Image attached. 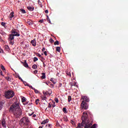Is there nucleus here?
I'll return each mask as SVG.
<instances>
[{
    "instance_id": "53",
    "label": "nucleus",
    "mask_w": 128,
    "mask_h": 128,
    "mask_svg": "<svg viewBox=\"0 0 128 128\" xmlns=\"http://www.w3.org/2000/svg\"><path fill=\"white\" fill-rule=\"evenodd\" d=\"M46 50V48L44 47H43L42 48V52H44Z\"/></svg>"
},
{
    "instance_id": "44",
    "label": "nucleus",
    "mask_w": 128,
    "mask_h": 128,
    "mask_svg": "<svg viewBox=\"0 0 128 128\" xmlns=\"http://www.w3.org/2000/svg\"><path fill=\"white\" fill-rule=\"evenodd\" d=\"M2 52H4V50H2V49L0 48V53L2 54Z\"/></svg>"
},
{
    "instance_id": "30",
    "label": "nucleus",
    "mask_w": 128,
    "mask_h": 128,
    "mask_svg": "<svg viewBox=\"0 0 128 128\" xmlns=\"http://www.w3.org/2000/svg\"><path fill=\"white\" fill-rule=\"evenodd\" d=\"M70 100H72V96H68V102H70Z\"/></svg>"
},
{
    "instance_id": "42",
    "label": "nucleus",
    "mask_w": 128,
    "mask_h": 128,
    "mask_svg": "<svg viewBox=\"0 0 128 128\" xmlns=\"http://www.w3.org/2000/svg\"><path fill=\"white\" fill-rule=\"evenodd\" d=\"M66 74L69 76H71L70 72H66Z\"/></svg>"
},
{
    "instance_id": "35",
    "label": "nucleus",
    "mask_w": 128,
    "mask_h": 128,
    "mask_svg": "<svg viewBox=\"0 0 128 128\" xmlns=\"http://www.w3.org/2000/svg\"><path fill=\"white\" fill-rule=\"evenodd\" d=\"M50 42H51V44H52V42H54V40H52V38H50L49 40Z\"/></svg>"
},
{
    "instance_id": "31",
    "label": "nucleus",
    "mask_w": 128,
    "mask_h": 128,
    "mask_svg": "<svg viewBox=\"0 0 128 128\" xmlns=\"http://www.w3.org/2000/svg\"><path fill=\"white\" fill-rule=\"evenodd\" d=\"M35 102L36 104H38V102H40V100L38 99H36L35 101Z\"/></svg>"
},
{
    "instance_id": "50",
    "label": "nucleus",
    "mask_w": 128,
    "mask_h": 128,
    "mask_svg": "<svg viewBox=\"0 0 128 128\" xmlns=\"http://www.w3.org/2000/svg\"><path fill=\"white\" fill-rule=\"evenodd\" d=\"M44 54L45 56H48V52H46V51H44Z\"/></svg>"
},
{
    "instance_id": "6",
    "label": "nucleus",
    "mask_w": 128,
    "mask_h": 128,
    "mask_svg": "<svg viewBox=\"0 0 128 128\" xmlns=\"http://www.w3.org/2000/svg\"><path fill=\"white\" fill-rule=\"evenodd\" d=\"M81 106L82 108H84V110H88V104L84 102V101H82V102L81 104Z\"/></svg>"
},
{
    "instance_id": "36",
    "label": "nucleus",
    "mask_w": 128,
    "mask_h": 128,
    "mask_svg": "<svg viewBox=\"0 0 128 128\" xmlns=\"http://www.w3.org/2000/svg\"><path fill=\"white\" fill-rule=\"evenodd\" d=\"M38 4L40 5V8H42V2H40V1L38 0Z\"/></svg>"
},
{
    "instance_id": "3",
    "label": "nucleus",
    "mask_w": 128,
    "mask_h": 128,
    "mask_svg": "<svg viewBox=\"0 0 128 128\" xmlns=\"http://www.w3.org/2000/svg\"><path fill=\"white\" fill-rule=\"evenodd\" d=\"M14 96V93L12 90H8L5 92V98H12Z\"/></svg>"
},
{
    "instance_id": "26",
    "label": "nucleus",
    "mask_w": 128,
    "mask_h": 128,
    "mask_svg": "<svg viewBox=\"0 0 128 128\" xmlns=\"http://www.w3.org/2000/svg\"><path fill=\"white\" fill-rule=\"evenodd\" d=\"M26 100V98L23 97L22 99V102H24Z\"/></svg>"
},
{
    "instance_id": "61",
    "label": "nucleus",
    "mask_w": 128,
    "mask_h": 128,
    "mask_svg": "<svg viewBox=\"0 0 128 128\" xmlns=\"http://www.w3.org/2000/svg\"><path fill=\"white\" fill-rule=\"evenodd\" d=\"M46 97L44 96V100H46Z\"/></svg>"
},
{
    "instance_id": "54",
    "label": "nucleus",
    "mask_w": 128,
    "mask_h": 128,
    "mask_svg": "<svg viewBox=\"0 0 128 128\" xmlns=\"http://www.w3.org/2000/svg\"><path fill=\"white\" fill-rule=\"evenodd\" d=\"M33 114H34V112H32L31 114H28V116H32L33 115Z\"/></svg>"
},
{
    "instance_id": "62",
    "label": "nucleus",
    "mask_w": 128,
    "mask_h": 128,
    "mask_svg": "<svg viewBox=\"0 0 128 128\" xmlns=\"http://www.w3.org/2000/svg\"><path fill=\"white\" fill-rule=\"evenodd\" d=\"M38 128H42V126H39Z\"/></svg>"
},
{
    "instance_id": "34",
    "label": "nucleus",
    "mask_w": 128,
    "mask_h": 128,
    "mask_svg": "<svg viewBox=\"0 0 128 128\" xmlns=\"http://www.w3.org/2000/svg\"><path fill=\"white\" fill-rule=\"evenodd\" d=\"M37 60H38V58L34 57V62H37Z\"/></svg>"
},
{
    "instance_id": "16",
    "label": "nucleus",
    "mask_w": 128,
    "mask_h": 128,
    "mask_svg": "<svg viewBox=\"0 0 128 128\" xmlns=\"http://www.w3.org/2000/svg\"><path fill=\"white\" fill-rule=\"evenodd\" d=\"M42 76H41V78L42 80H44V78H46V73L44 72H42Z\"/></svg>"
},
{
    "instance_id": "9",
    "label": "nucleus",
    "mask_w": 128,
    "mask_h": 128,
    "mask_svg": "<svg viewBox=\"0 0 128 128\" xmlns=\"http://www.w3.org/2000/svg\"><path fill=\"white\" fill-rule=\"evenodd\" d=\"M12 34L14 36H20V34L18 33V32H16V31H14L12 32Z\"/></svg>"
},
{
    "instance_id": "18",
    "label": "nucleus",
    "mask_w": 128,
    "mask_h": 128,
    "mask_svg": "<svg viewBox=\"0 0 128 128\" xmlns=\"http://www.w3.org/2000/svg\"><path fill=\"white\" fill-rule=\"evenodd\" d=\"M28 10L32 11V10H34V8L33 7L29 6L28 7Z\"/></svg>"
},
{
    "instance_id": "46",
    "label": "nucleus",
    "mask_w": 128,
    "mask_h": 128,
    "mask_svg": "<svg viewBox=\"0 0 128 128\" xmlns=\"http://www.w3.org/2000/svg\"><path fill=\"white\" fill-rule=\"evenodd\" d=\"M28 24H29L30 26H32V22H28Z\"/></svg>"
},
{
    "instance_id": "59",
    "label": "nucleus",
    "mask_w": 128,
    "mask_h": 128,
    "mask_svg": "<svg viewBox=\"0 0 128 128\" xmlns=\"http://www.w3.org/2000/svg\"><path fill=\"white\" fill-rule=\"evenodd\" d=\"M43 66L44 68H46V64H44V62H43Z\"/></svg>"
},
{
    "instance_id": "1",
    "label": "nucleus",
    "mask_w": 128,
    "mask_h": 128,
    "mask_svg": "<svg viewBox=\"0 0 128 128\" xmlns=\"http://www.w3.org/2000/svg\"><path fill=\"white\" fill-rule=\"evenodd\" d=\"M10 110L12 112L16 118H20L22 114V108L20 107V104L18 102H14L10 106Z\"/></svg>"
},
{
    "instance_id": "4",
    "label": "nucleus",
    "mask_w": 128,
    "mask_h": 128,
    "mask_svg": "<svg viewBox=\"0 0 128 128\" xmlns=\"http://www.w3.org/2000/svg\"><path fill=\"white\" fill-rule=\"evenodd\" d=\"M98 125L96 124H94L92 126V124L90 122L88 119L87 120V124H86V128H96Z\"/></svg>"
},
{
    "instance_id": "40",
    "label": "nucleus",
    "mask_w": 128,
    "mask_h": 128,
    "mask_svg": "<svg viewBox=\"0 0 128 128\" xmlns=\"http://www.w3.org/2000/svg\"><path fill=\"white\" fill-rule=\"evenodd\" d=\"M52 106H53V108H55V106H56V102H53V104H52Z\"/></svg>"
},
{
    "instance_id": "45",
    "label": "nucleus",
    "mask_w": 128,
    "mask_h": 128,
    "mask_svg": "<svg viewBox=\"0 0 128 128\" xmlns=\"http://www.w3.org/2000/svg\"><path fill=\"white\" fill-rule=\"evenodd\" d=\"M71 124H73L74 126H76V123H74V121H71Z\"/></svg>"
},
{
    "instance_id": "11",
    "label": "nucleus",
    "mask_w": 128,
    "mask_h": 128,
    "mask_svg": "<svg viewBox=\"0 0 128 128\" xmlns=\"http://www.w3.org/2000/svg\"><path fill=\"white\" fill-rule=\"evenodd\" d=\"M14 12H12L9 15V18H10V20H12V18L14 16Z\"/></svg>"
},
{
    "instance_id": "19",
    "label": "nucleus",
    "mask_w": 128,
    "mask_h": 128,
    "mask_svg": "<svg viewBox=\"0 0 128 128\" xmlns=\"http://www.w3.org/2000/svg\"><path fill=\"white\" fill-rule=\"evenodd\" d=\"M32 68H34V70H36V68H38V66L36 64H34L32 66Z\"/></svg>"
},
{
    "instance_id": "41",
    "label": "nucleus",
    "mask_w": 128,
    "mask_h": 128,
    "mask_svg": "<svg viewBox=\"0 0 128 128\" xmlns=\"http://www.w3.org/2000/svg\"><path fill=\"white\" fill-rule=\"evenodd\" d=\"M55 102L58 104V98H55Z\"/></svg>"
},
{
    "instance_id": "58",
    "label": "nucleus",
    "mask_w": 128,
    "mask_h": 128,
    "mask_svg": "<svg viewBox=\"0 0 128 128\" xmlns=\"http://www.w3.org/2000/svg\"><path fill=\"white\" fill-rule=\"evenodd\" d=\"M34 74H38V70H36L34 71Z\"/></svg>"
},
{
    "instance_id": "63",
    "label": "nucleus",
    "mask_w": 128,
    "mask_h": 128,
    "mask_svg": "<svg viewBox=\"0 0 128 128\" xmlns=\"http://www.w3.org/2000/svg\"><path fill=\"white\" fill-rule=\"evenodd\" d=\"M41 62H44V61L42 60H41Z\"/></svg>"
},
{
    "instance_id": "51",
    "label": "nucleus",
    "mask_w": 128,
    "mask_h": 128,
    "mask_svg": "<svg viewBox=\"0 0 128 128\" xmlns=\"http://www.w3.org/2000/svg\"><path fill=\"white\" fill-rule=\"evenodd\" d=\"M39 22H41V24H42V22H44V20H39Z\"/></svg>"
},
{
    "instance_id": "20",
    "label": "nucleus",
    "mask_w": 128,
    "mask_h": 128,
    "mask_svg": "<svg viewBox=\"0 0 128 128\" xmlns=\"http://www.w3.org/2000/svg\"><path fill=\"white\" fill-rule=\"evenodd\" d=\"M56 52H60V47H59V46L56 47Z\"/></svg>"
},
{
    "instance_id": "22",
    "label": "nucleus",
    "mask_w": 128,
    "mask_h": 128,
    "mask_svg": "<svg viewBox=\"0 0 128 128\" xmlns=\"http://www.w3.org/2000/svg\"><path fill=\"white\" fill-rule=\"evenodd\" d=\"M46 16H47V22H49V24H52V22H50V19L48 16L47 15Z\"/></svg>"
},
{
    "instance_id": "39",
    "label": "nucleus",
    "mask_w": 128,
    "mask_h": 128,
    "mask_svg": "<svg viewBox=\"0 0 128 128\" xmlns=\"http://www.w3.org/2000/svg\"><path fill=\"white\" fill-rule=\"evenodd\" d=\"M1 68L2 70H6V68H4V66H1Z\"/></svg>"
},
{
    "instance_id": "43",
    "label": "nucleus",
    "mask_w": 128,
    "mask_h": 128,
    "mask_svg": "<svg viewBox=\"0 0 128 128\" xmlns=\"http://www.w3.org/2000/svg\"><path fill=\"white\" fill-rule=\"evenodd\" d=\"M27 86H29V88H32V90H34V88L32 87V85H29Z\"/></svg>"
},
{
    "instance_id": "7",
    "label": "nucleus",
    "mask_w": 128,
    "mask_h": 128,
    "mask_svg": "<svg viewBox=\"0 0 128 128\" xmlns=\"http://www.w3.org/2000/svg\"><path fill=\"white\" fill-rule=\"evenodd\" d=\"M0 122L3 128H6V120L4 118L2 119Z\"/></svg>"
},
{
    "instance_id": "27",
    "label": "nucleus",
    "mask_w": 128,
    "mask_h": 128,
    "mask_svg": "<svg viewBox=\"0 0 128 128\" xmlns=\"http://www.w3.org/2000/svg\"><path fill=\"white\" fill-rule=\"evenodd\" d=\"M37 56H39V58H42V60H44V57L42 56V55H40V54H37Z\"/></svg>"
},
{
    "instance_id": "37",
    "label": "nucleus",
    "mask_w": 128,
    "mask_h": 128,
    "mask_svg": "<svg viewBox=\"0 0 128 128\" xmlns=\"http://www.w3.org/2000/svg\"><path fill=\"white\" fill-rule=\"evenodd\" d=\"M23 82H24V86H28V83L24 81Z\"/></svg>"
},
{
    "instance_id": "49",
    "label": "nucleus",
    "mask_w": 128,
    "mask_h": 128,
    "mask_svg": "<svg viewBox=\"0 0 128 128\" xmlns=\"http://www.w3.org/2000/svg\"><path fill=\"white\" fill-rule=\"evenodd\" d=\"M70 86L72 87V86H75V84H74L73 83H70Z\"/></svg>"
},
{
    "instance_id": "25",
    "label": "nucleus",
    "mask_w": 128,
    "mask_h": 128,
    "mask_svg": "<svg viewBox=\"0 0 128 128\" xmlns=\"http://www.w3.org/2000/svg\"><path fill=\"white\" fill-rule=\"evenodd\" d=\"M23 64L25 68H28V63L26 62H24Z\"/></svg>"
},
{
    "instance_id": "23",
    "label": "nucleus",
    "mask_w": 128,
    "mask_h": 128,
    "mask_svg": "<svg viewBox=\"0 0 128 128\" xmlns=\"http://www.w3.org/2000/svg\"><path fill=\"white\" fill-rule=\"evenodd\" d=\"M54 46H58L60 44V42H58V40H56V42H54Z\"/></svg>"
},
{
    "instance_id": "13",
    "label": "nucleus",
    "mask_w": 128,
    "mask_h": 128,
    "mask_svg": "<svg viewBox=\"0 0 128 128\" xmlns=\"http://www.w3.org/2000/svg\"><path fill=\"white\" fill-rule=\"evenodd\" d=\"M0 34L2 36H6V32H4V30L1 29H0Z\"/></svg>"
},
{
    "instance_id": "32",
    "label": "nucleus",
    "mask_w": 128,
    "mask_h": 128,
    "mask_svg": "<svg viewBox=\"0 0 128 128\" xmlns=\"http://www.w3.org/2000/svg\"><path fill=\"white\" fill-rule=\"evenodd\" d=\"M1 25H2V26H4V28H6V22H2L1 23Z\"/></svg>"
},
{
    "instance_id": "24",
    "label": "nucleus",
    "mask_w": 128,
    "mask_h": 128,
    "mask_svg": "<svg viewBox=\"0 0 128 128\" xmlns=\"http://www.w3.org/2000/svg\"><path fill=\"white\" fill-rule=\"evenodd\" d=\"M63 112L64 114H66L68 112H66V108H63Z\"/></svg>"
},
{
    "instance_id": "14",
    "label": "nucleus",
    "mask_w": 128,
    "mask_h": 128,
    "mask_svg": "<svg viewBox=\"0 0 128 128\" xmlns=\"http://www.w3.org/2000/svg\"><path fill=\"white\" fill-rule=\"evenodd\" d=\"M14 40V36L12 34H10L9 36V40Z\"/></svg>"
},
{
    "instance_id": "47",
    "label": "nucleus",
    "mask_w": 128,
    "mask_h": 128,
    "mask_svg": "<svg viewBox=\"0 0 128 128\" xmlns=\"http://www.w3.org/2000/svg\"><path fill=\"white\" fill-rule=\"evenodd\" d=\"M62 83H60L58 85V88H62Z\"/></svg>"
},
{
    "instance_id": "29",
    "label": "nucleus",
    "mask_w": 128,
    "mask_h": 128,
    "mask_svg": "<svg viewBox=\"0 0 128 128\" xmlns=\"http://www.w3.org/2000/svg\"><path fill=\"white\" fill-rule=\"evenodd\" d=\"M20 10H21L22 14H26V10H24L22 8H21Z\"/></svg>"
},
{
    "instance_id": "15",
    "label": "nucleus",
    "mask_w": 128,
    "mask_h": 128,
    "mask_svg": "<svg viewBox=\"0 0 128 128\" xmlns=\"http://www.w3.org/2000/svg\"><path fill=\"white\" fill-rule=\"evenodd\" d=\"M48 119L44 120L41 122V124H48Z\"/></svg>"
},
{
    "instance_id": "52",
    "label": "nucleus",
    "mask_w": 128,
    "mask_h": 128,
    "mask_svg": "<svg viewBox=\"0 0 128 128\" xmlns=\"http://www.w3.org/2000/svg\"><path fill=\"white\" fill-rule=\"evenodd\" d=\"M19 80H22V82H24V80H22V78H20V76H18Z\"/></svg>"
},
{
    "instance_id": "38",
    "label": "nucleus",
    "mask_w": 128,
    "mask_h": 128,
    "mask_svg": "<svg viewBox=\"0 0 128 128\" xmlns=\"http://www.w3.org/2000/svg\"><path fill=\"white\" fill-rule=\"evenodd\" d=\"M5 48L7 50H10V48L8 47V46H5Z\"/></svg>"
},
{
    "instance_id": "64",
    "label": "nucleus",
    "mask_w": 128,
    "mask_h": 128,
    "mask_svg": "<svg viewBox=\"0 0 128 128\" xmlns=\"http://www.w3.org/2000/svg\"><path fill=\"white\" fill-rule=\"evenodd\" d=\"M46 84H48V82H46Z\"/></svg>"
},
{
    "instance_id": "48",
    "label": "nucleus",
    "mask_w": 128,
    "mask_h": 128,
    "mask_svg": "<svg viewBox=\"0 0 128 128\" xmlns=\"http://www.w3.org/2000/svg\"><path fill=\"white\" fill-rule=\"evenodd\" d=\"M48 108H52V104H50V103H49V104H48Z\"/></svg>"
},
{
    "instance_id": "8",
    "label": "nucleus",
    "mask_w": 128,
    "mask_h": 128,
    "mask_svg": "<svg viewBox=\"0 0 128 128\" xmlns=\"http://www.w3.org/2000/svg\"><path fill=\"white\" fill-rule=\"evenodd\" d=\"M82 98L83 100L82 102H90V99L86 96H82Z\"/></svg>"
},
{
    "instance_id": "56",
    "label": "nucleus",
    "mask_w": 128,
    "mask_h": 128,
    "mask_svg": "<svg viewBox=\"0 0 128 128\" xmlns=\"http://www.w3.org/2000/svg\"><path fill=\"white\" fill-rule=\"evenodd\" d=\"M0 74H1V76H4L2 75V72L1 70H0Z\"/></svg>"
},
{
    "instance_id": "33",
    "label": "nucleus",
    "mask_w": 128,
    "mask_h": 128,
    "mask_svg": "<svg viewBox=\"0 0 128 128\" xmlns=\"http://www.w3.org/2000/svg\"><path fill=\"white\" fill-rule=\"evenodd\" d=\"M5 78H6L7 80H8V82H10V78L9 76L6 77Z\"/></svg>"
},
{
    "instance_id": "57",
    "label": "nucleus",
    "mask_w": 128,
    "mask_h": 128,
    "mask_svg": "<svg viewBox=\"0 0 128 128\" xmlns=\"http://www.w3.org/2000/svg\"><path fill=\"white\" fill-rule=\"evenodd\" d=\"M45 14H48V10H45Z\"/></svg>"
},
{
    "instance_id": "5",
    "label": "nucleus",
    "mask_w": 128,
    "mask_h": 128,
    "mask_svg": "<svg viewBox=\"0 0 128 128\" xmlns=\"http://www.w3.org/2000/svg\"><path fill=\"white\" fill-rule=\"evenodd\" d=\"M29 122L30 120H28V118L26 117H23L20 120V122L22 124H26Z\"/></svg>"
},
{
    "instance_id": "55",
    "label": "nucleus",
    "mask_w": 128,
    "mask_h": 128,
    "mask_svg": "<svg viewBox=\"0 0 128 128\" xmlns=\"http://www.w3.org/2000/svg\"><path fill=\"white\" fill-rule=\"evenodd\" d=\"M10 44H12H12H14V42H12V40H10Z\"/></svg>"
},
{
    "instance_id": "21",
    "label": "nucleus",
    "mask_w": 128,
    "mask_h": 128,
    "mask_svg": "<svg viewBox=\"0 0 128 128\" xmlns=\"http://www.w3.org/2000/svg\"><path fill=\"white\" fill-rule=\"evenodd\" d=\"M4 106V103L2 102H0V110Z\"/></svg>"
},
{
    "instance_id": "12",
    "label": "nucleus",
    "mask_w": 128,
    "mask_h": 128,
    "mask_svg": "<svg viewBox=\"0 0 128 128\" xmlns=\"http://www.w3.org/2000/svg\"><path fill=\"white\" fill-rule=\"evenodd\" d=\"M31 44L33 46H36V40H33L31 41Z\"/></svg>"
},
{
    "instance_id": "28",
    "label": "nucleus",
    "mask_w": 128,
    "mask_h": 128,
    "mask_svg": "<svg viewBox=\"0 0 128 128\" xmlns=\"http://www.w3.org/2000/svg\"><path fill=\"white\" fill-rule=\"evenodd\" d=\"M33 90H34V92L36 94H38V90L34 88Z\"/></svg>"
},
{
    "instance_id": "2",
    "label": "nucleus",
    "mask_w": 128,
    "mask_h": 128,
    "mask_svg": "<svg viewBox=\"0 0 128 128\" xmlns=\"http://www.w3.org/2000/svg\"><path fill=\"white\" fill-rule=\"evenodd\" d=\"M82 124L78 123V126L76 128H82V126H84L86 128V126L88 124V113L84 112L82 117Z\"/></svg>"
},
{
    "instance_id": "17",
    "label": "nucleus",
    "mask_w": 128,
    "mask_h": 128,
    "mask_svg": "<svg viewBox=\"0 0 128 128\" xmlns=\"http://www.w3.org/2000/svg\"><path fill=\"white\" fill-rule=\"evenodd\" d=\"M50 80V82H53L54 84H56V80H54V78H51Z\"/></svg>"
},
{
    "instance_id": "60",
    "label": "nucleus",
    "mask_w": 128,
    "mask_h": 128,
    "mask_svg": "<svg viewBox=\"0 0 128 128\" xmlns=\"http://www.w3.org/2000/svg\"><path fill=\"white\" fill-rule=\"evenodd\" d=\"M36 115L35 114H33L32 118H36Z\"/></svg>"
},
{
    "instance_id": "10",
    "label": "nucleus",
    "mask_w": 128,
    "mask_h": 128,
    "mask_svg": "<svg viewBox=\"0 0 128 128\" xmlns=\"http://www.w3.org/2000/svg\"><path fill=\"white\" fill-rule=\"evenodd\" d=\"M48 92H43V94H44L45 96H46V95H48V94L50 95V94H52V90H50V89L48 90Z\"/></svg>"
}]
</instances>
